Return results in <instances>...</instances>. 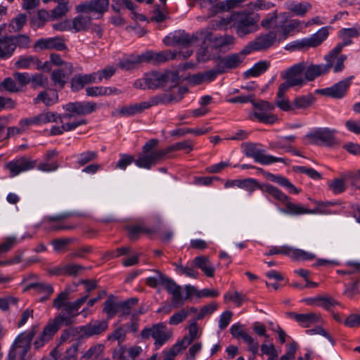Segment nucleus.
Here are the masks:
<instances>
[{"label":"nucleus","instance_id":"f257e3e1","mask_svg":"<svg viewBox=\"0 0 360 360\" xmlns=\"http://www.w3.org/2000/svg\"><path fill=\"white\" fill-rule=\"evenodd\" d=\"M158 140L153 139L147 141L142 148V152L136 160V165L140 168L150 169L153 166L164 160L171 152L184 150L188 153L193 150V143L191 140L176 143L159 150L154 149L158 145Z\"/></svg>","mask_w":360,"mask_h":360},{"label":"nucleus","instance_id":"f03ea898","mask_svg":"<svg viewBox=\"0 0 360 360\" xmlns=\"http://www.w3.org/2000/svg\"><path fill=\"white\" fill-rule=\"evenodd\" d=\"M261 190L264 193H267L269 195H270L279 204L285 206V208H278V210L282 213L290 215H300L304 214L316 213L315 211L309 210L303 207L301 204L293 203L290 202L289 198L284 193H283L278 188L271 184H266L262 185Z\"/></svg>","mask_w":360,"mask_h":360},{"label":"nucleus","instance_id":"7ed1b4c3","mask_svg":"<svg viewBox=\"0 0 360 360\" xmlns=\"http://www.w3.org/2000/svg\"><path fill=\"white\" fill-rule=\"evenodd\" d=\"M138 302L139 300L136 297L119 301L115 296L110 295L103 303V312L106 314L108 321L120 313V319L122 321L124 316L130 314L131 308Z\"/></svg>","mask_w":360,"mask_h":360},{"label":"nucleus","instance_id":"20e7f679","mask_svg":"<svg viewBox=\"0 0 360 360\" xmlns=\"http://www.w3.org/2000/svg\"><path fill=\"white\" fill-rule=\"evenodd\" d=\"M31 44L30 37L27 34L4 35L0 37V60L11 58L16 48L27 49Z\"/></svg>","mask_w":360,"mask_h":360},{"label":"nucleus","instance_id":"39448f33","mask_svg":"<svg viewBox=\"0 0 360 360\" xmlns=\"http://www.w3.org/2000/svg\"><path fill=\"white\" fill-rule=\"evenodd\" d=\"M37 330V326H33L30 331L18 335L8 352L7 360H26L25 356L30 349L31 341Z\"/></svg>","mask_w":360,"mask_h":360},{"label":"nucleus","instance_id":"423d86ee","mask_svg":"<svg viewBox=\"0 0 360 360\" xmlns=\"http://www.w3.org/2000/svg\"><path fill=\"white\" fill-rule=\"evenodd\" d=\"M285 81L280 84L281 91H288L291 87L301 88L307 83L304 61L297 63L281 74Z\"/></svg>","mask_w":360,"mask_h":360},{"label":"nucleus","instance_id":"0eeeda50","mask_svg":"<svg viewBox=\"0 0 360 360\" xmlns=\"http://www.w3.org/2000/svg\"><path fill=\"white\" fill-rule=\"evenodd\" d=\"M281 42L278 32L276 30H271L266 33L260 34L250 41L243 49V53L249 54L253 51H265Z\"/></svg>","mask_w":360,"mask_h":360},{"label":"nucleus","instance_id":"6e6552de","mask_svg":"<svg viewBox=\"0 0 360 360\" xmlns=\"http://www.w3.org/2000/svg\"><path fill=\"white\" fill-rule=\"evenodd\" d=\"M65 112L62 113V119L73 122L75 119H80L79 116L89 115L95 112L97 104L92 101L70 102L63 106Z\"/></svg>","mask_w":360,"mask_h":360},{"label":"nucleus","instance_id":"1a4fd4ad","mask_svg":"<svg viewBox=\"0 0 360 360\" xmlns=\"http://www.w3.org/2000/svg\"><path fill=\"white\" fill-rule=\"evenodd\" d=\"M243 153L249 158H252L255 162L267 165L274 162L288 164L287 160L283 158L275 157L265 154V150L258 147L257 143H243L242 144Z\"/></svg>","mask_w":360,"mask_h":360},{"label":"nucleus","instance_id":"9d476101","mask_svg":"<svg viewBox=\"0 0 360 360\" xmlns=\"http://www.w3.org/2000/svg\"><path fill=\"white\" fill-rule=\"evenodd\" d=\"M172 333L167 329L163 323H158L151 327L145 328L141 333L143 339L152 338L154 340L155 349H159L172 337Z\"/></svg>","mask_w":360,"mask_h":360},{"label":"nucleus","instance_id":"9b49d317","mask_svg":"<svg viewBox=\"0 0 360 360\" xmlns=\"http://www.w3.org/2000/svg\"><path fill=\"white\" fill-rule=\"evenodd\" d=\"M149 89H156L165 86L167 83L177 84L180 80L177 71H152L146 73Z\"/></svg>","mask_w":360,"mask_h":360},{"label":"nucleus","instance_id":"f8f14e48","mask_svg":"<svg viewBox=\"0 0 360 360\" xmlns=\"http://www.w3.org/2000/svg\"><path fill=\"white\" fill-rule=\"evenodd\" d=\"M259 16L258 14L250 15L246 13L236 19L232 27L234 28L237 36L239 38H243L259 30Z\"/></svg>","mask_w":360,"mask_h":360},{"label":"nucleus","instance_id":"ddd939ff","mask_svg":"<svg viewBox=\"0 0 360 360\" xmlns=\"http://www.w3.org/2000/svg\"><path fill=\"white\" fill-rule=\"evenodd\" d=\"M37 160L29 156L22 155L14 158L7 162L5 169L9 171V176L13 178L21 173L26 172L36 168Z\"/></svg>","mask_w":360,"mask_h":360},{"label":"nucleus","instance_id":"4468645a","mask_svg":"<svg viewBox=\"0 0 360 360\" xmlns=\"http://www.w3.org/2000/svg\"><path fill=\"white\" fill-rule=\"evenodd\" d=\"M109 0H90L76 6L77 13L91 15L94 19H100L108 11Z\"/></svg>","mask_w":360,"mask_h":360},{"label":"nucleus","instance_id":"2eb2a0df","mask_svg":"<svg viewBox=\"0 0 360 360\" xmlns=\"http://www.w3.org/2000/svg\"><path fill=\"white\" fill-rule=\"evenodd\" d=\"M79 314V311L68 304L66 307L63 308L61 311L48 323L58 332L63 326H70L74 324Z\"/></svg>","mask_w":360,"mask_h":360},{"label":"nucleus","instance_id":"dca6fc26","mask_svg":"<svg viewBox=\"0 0 360 360\" xmlns=\"http://www.w3.org/2000/svg\"><path fill=\"white\" fill-rule=\"evenodd\" d=\"M336 131L329 128H318L306 135V138L311 144H323L332 146L335 143V135Z\"/></svg>","mask_w":360,"mask_h":360},{"label":"nucleus","instance_id":"f3484780","mask_svg":"<svg viewBox=\"0 0 360 360\" xmlns=\"http://www.w3.org/2000/svg\"><path fill=\"white\" fill-rule=\"evenodd\" d=\"M353 78V76L345 78L330 87L321 89L319 92L325 96H330L333 98H342L345 96Z\"/></svg>","mask_w":360,"mask_h":360},{"label":"nucleus","instance_id":"a211bd4d","mask_svg":"<svg viewBox=\"0 0 360 360\" xmlns=\"http://www.w3.org/2000/svg\"><path fill=\"white\" fill-rule=\"evenodd\" d=\"M302 28V22L297 19L285 20L279 25L276 26V31L281 41L288 37L299 32Z\"/></svg>","mask_w":360,"mask_h":360},{"label":"nucleus","instance_id":"6ab92c4d","mask_svg":"<svg viewBox=\"0 0 360 360\" xmlns=\"http://www.w3.org/2000/svg\"><path fill=\"white\" fill-rule=\"evenodd\" d=\"M162 281L164 282L163 286L167 292L172 295V306L176 308L181 307L186 299V297L184 298L183 297L181 287L177 285L174 280L168 276H167Z\"/></svg>","mask_w":360,"mask_h":360},{"label":"nucleus","instance_id":"aec40b11","mask_svg":"<svg viewBox=\"0 0 360 360\" xmlns=\"http://www.w3.org/2000/svg\"><path fill=\"white\" fill-rule=\"evenodd\" d=\"M343 47L344 46L339 43L324 56V60L326 62L331 64V66L333 68V72L335 73L341 72L345 68L344 63L347 59V56L341 55L338 57Z\"/></svg>","mask_w":360,"mask_h":360},{"label":"nucleus","instance_id":"412c9836","mask_svg":"<svg viewBox=\"0 0 360 360\" xmlns=\"http://www.w3.org/2000/svg\"><path fill=\"white\" fill-rule=\"evenodd\" d=\"M108 328V320H92L84 326H80L81 337L87 338L101 335L105 332Z\"/></svg>","mask_w":360,"mask_h":360},{"label":"nucleus","instance_id":"4be33fe9","mask_svg":"<svg viewBox=\"0 0 360 360\" xmlns=\"http://www.w3.org/2000/svg\"><path fill=\"white\" fill-rule=\"evenodd\" d=\"M305 79L307 81H314L316 77L327 74L333 68L330 63L314 64L309 61H304Z\"/></svg>","mask_w":360,"mask_h":360},{"label":"nucleus","instance_id":"5701e85b","mask_svg":"<svg viewBox=\"0 0 360 360\" xmlns=\"http://www.w3.org/2000/svg\"><path fill=\"white\" fill-rule=\"evenodd\" d=\"M68 217V214H60L44 218V229L48 231H60L72 230L75 226H68L63 224V220Z\"/></svg>","mask_w":360,"mask_h":360},{"label":"nucleus","instance_id":"b1692460","mask_svg":"<svg viewBox=\"0 0 360 360\" xmlns=\"http://www.w3.org/2000/svg\"><path fill=\"white\" fill-rule=\"evenodd\" d=\"M58 122L61 123V126H53L50 130V134L52 136L60 135L65 131H70L77 129L78 127L86 124L85 119H75L73 122H69L67 120L62 119V114H59Z\"/></svg>","mask_w":360,"mask_h":360},{"label":"nucleus","instance_id":"393cba45","mask_svg":"<svg viewBox=\"0 0 360 360\" xmlns=\"http://www.w3.org/2000/svg\"><path fill=\"white\" fill-rule=\"evenodd\" d=\"M164 43L167 46L177 45L188 47L195 44L194 33L191 35L185 32H175L173 35L165 37Z\"/></svg>","mask_w":360,"mask_h":360},{"label":"nucleus","instance_id":"a878e982","mask_svg":"<svg viewBox=\"0 0 360 360\" xmlns=\"http://www.w3.org/2000/svg\"><path fill=\"white\" fill-rule=\"evenodd\" d=\"M243 50L240 53L231 54L219 60L217 67L220 68L219 72H225L228 69L236 68L243 61L245 56Z\"/></svg>","mask_w":360,"mask_h":360},{"label":"nucleus","instance_id":"bb28decb","mask_svg":"<svg viewBox=\"0 0 360 360\" xmlns=\"http://www.w3.org/2000/svg\"><path fill=\"white\" fill-rule=\"evenodd\" d=\"M72 72V64H65V66H61L59 69L53 70L51 77L55 85L63 88Z\"/></svg>","mask_w":360,"mask_h":360},{"label":"nucleus","instance_id":"cd10ccee","mask_svg":"<svg viewBox=\"0 0 360 360\" xmlns=\"http://www.w3.org/2000/svg\"><path fill=\"white\" fill-rule=\"evenodd\" d=\"M25 290H34L35 294L41 295L40 302L48 300L53 293V288L51 284L41 282H31L27 284Z\"/></svg>","mask_w":360,"mask_h":360},{"label":"nucleus","instance_id":"c85d7f7f","mask_svg":"<svg viewBox=\"0 0 360 360\" xmlns=\"http://www.w3.org/2000/svg\"><path fill=\"white\" fill-rule=\"evenodd\" d=\"M291 317L304 328H309L321 321L320 314L313 312L307 314L292 313Z\"/></svg>","mask_w":360,"mask_h":360},{"label":"nucleus","instance_id":"c756f323","mask_svg":"<svg viewBox=\"0 0 360 360\" xmlns=\"http://www.w3.org/2000/svg\"><path fill=\"white\" fill-rule=\"evenodd\" d=\"M91 83H97V77L95 74L75 75L71 79V88L73 91H77L83 89L86 84Z\"/></svg>","mask_w":360,"mask_h":360},{"label":"nucleus","instance_id":"7c9ffc66","mask_svg":"<svg viewBox=\"0 0 360 360\" xmlns=\"http://www.w3.org/2000/svg\"><path fill=\"white\" fill-rule=\"evenodd\" d=\"M57 331L48 323L44 328L39 337H38L33 343L34 349H39L44 347L49 340H51Z\"/></svg>","mask_w":360,"mask_h":360},{"label":"nucleus","instance_id":"2f4dec72","mask_svg":"<svg viewBox=\"0 0 360 360\" xmlns=\"http://www.w3.org/2000/svg\"><path fill=\"white\" fill-rule=\"evenodd\" d=\"M264 176L269 180L276 182L286 188L291 193H298V189L285 177L281 175H276L269 172H263Z\"/></svg>","mask_w":360,"mask_h":360},{"label":"nucleus","instance_id":"473e14b6","mask_svg":"<svg viewBox=\"0 0 360 360\" xmlns=\"http://www.w3.org/2000/svg\"><path fill=\"white\" fill-rule=\"evenodd\" d=\"M92 18L84 15H79L72 20V30L75 32L88 30L92 25Z\"/></svg>","mask_w":360,"mask_h":360},{"label":"nucleus","instance_id":"72a5a7b5","mask_svg":"<svg viewBox=\"0 0 360 360\" xmlns=\"http://www.w3.org/2000/svg\"><path fill=\"white\" fill-rule=\"evenodd\" d=\"M126 230L127 231L128 236L131 240H136L139 236L141 233L150 234L155 232V229L148 227L143 224L127 226Z\"/></svg>","mask_w":360,"mask_h":360},{"label":"nucleus","instance_id":"f704fd0d","mask_svg":"<svg viewBox=\"0 0 360 360\" xmlns=\"http://www.w3.org/2000/svg\"><path fill=\"white\" fill-rule=\"evenodd\" d=\"M143 57L146 58L147 63L153 64H160L168 60L169 58H173L170 51L153 52L148 51L144 53Z\"/></svg>","mask_w":360,"mask_h":360},{"label":"nucleus","instance_id":"c9c22d12","mask_svg":"<svg viewBox=\"0 0 360 360\" xmlns=\"http://www.w3.org/2000/svg\"><path fill=\"white\" fill-rule=\"evenodd\" d=\"M58 100V93L54 91H41L36 98H34L33 102L37 104L42 102L47 106L53 105L56 103Z\"/></svg>","mask_w":360,"mask_h":360},{"label":"nucleus","instance_id":"e433bc0d","mask_svg":"<svg viewBox=\"0 0 360 360\" xmlns=\"http://www.w3.org/2000/svg\"><path fill=\"white\" fill-rule=\"evenodd\" d=\"M193 264L200 269L208 277H213L214 274V267L210 262L209 258L205 256L196 257L193 259Z\"/></svg>","mask_w":360,"mask_h":360},{"label":"nucleus","instance_id":"4c0bfd02","mask_svg":"<svg viewBox=\"0 0 360 360\" xmlns=\"http://www.w3.org/2000/svg\"><path fill=\"white\" fill-rule=\"evenodd\" d=\"M328 36V30L327 27L319 29L315 34L309 38H305L308 48L316 47L320 45Z\"/></svg>","mask_w":360,"mask_h":360},{"label":"nucleus","instance_id":"58836bf2","mask_svg":"<svg viewBox=\"0 0 360 360\" xmlns=\"http://www.w3.org/2000/svg\"><path fill=\"white\" fill-rule=\"evenodd\" d=\"M98 153L97 150H85L74 155L76 159V163L79 167H83L98 158Z\"/></svg>","mask_w":360,"mask_h":360},{"label":"nucleus","instance_id":"ea45409f","mask_svg":"<svg viewBox=\"0 0 360 360\" xmlns=\"http://www.w3.org/2000/svg\"><path fill=\"white\" fill-rule=\"evenodd\" d=\"M39 64V58L34 56H22L15 63L18 69H35Z\"/></svg>","mask_w":360,"mask_h":360},{"label":"nucleus","instance_id":"a19ab883","mask_svg":"<svg viewBox=\"0 0 360 360\" xmlns=\"http://www.w3.org/2000/svg\"><path fill=\"white\" fill-rule=\"evenodd\" d=\"M311 8V5L307 1H290L287 4V8L299 16H304Z\"/></svg>","mask_w":360,"mask_h":360},{"label":"nucleus","instance_id":"79ce46f5","mask_svg":"<svg viewBox=\"0 0 360 360\" xmlns=\"http://www.w3.org/2000/svg\"><path fill=\"white\" fill-rule=\"evenodd\" d=\"M71 291L69 288H65L63 291L58 293L56 297L53 300L52 307L57 309H62L64 307H66L68 304H70V295Z\"/></svg>","mask_w":360,"mask_h":360},{"label":"nucleus","instance_id":"37998d69","mask_svg":"<svg viewBox=\"0 0 360 360\" xmlns=\"http://www.w3.org/2000/svg\"><path fill=\"white\" fill-rule=\"evenodd\" d=\"M269 66V62L266 60L259 61L258 63H255L250 69L247 70L244 73V76L245 78H248L250 77H258L266 72Z\"/></svg>","mask_w":360,"mask_h":360},{"label":"nucleus","instance_id":"c03bdc74","mask_svg":"<svg viewBox=\"0 0 360 360\" xmlns=\"http://www.w3.org/2000/svg\"><path fill=\"white\" fill-rule=\"evenodd\" d=\"M186 289L188 295L191 294H195L198 297H215L219 295V291L217 290L204 288L199 290L196 287L190 285H186Z\"/></svg>","mask_w":360,"mask_h":360},{"label":"nucleus","instance_id":"a18cd8bd","mask_svg":"<svg viewBox=\"0 0 360 360\" xmlns=\"http://www.w3.org/2000/svg\"><path fill=\"white\" fill-rule=\"evenodd\" d=\"M59 114L50 111H44L34 117L35 125H42L50 122H57Z\"/></svg>","mask_w":360,"mask_h":360},{"label":"nucleus","instance_id":"49530a36","mask_svg":"<svg viewBox=\"0 0 360 360\" xmlns=\"http://www.w3.org/2000/svg\"><path fill=\"white\" fill-rule=\"evenodd\" d=\"M315 99L311 94L297 96L293 100L294 109H306L314 103Z\"/></svg>","mask_w":360,"mask_h":360},{"label":"nucleus","instance_id":"de8ad7c7","mask_svg":"<svg viewBox=\"0 0 360 360\" xmlns=\"http://www.w3.org/2000/svg\"><path fill=\"white\" fill-rule=\"evenodd\" d=\"M197 312V309L195 307L185 308L179 311L174 314L169 320V324L170 325H178L185 320L188 315L192 313Z\"/></svg>","mask_w":360,"mask_h":360},{"label":"nucleus","instance_id":"09e8293b","mask_svg":"<svg viewBox=\"0 0 360 360\" xmlns=\"http://www.w3.org/2000/svg\"><path fill=\"white\" fill-rule=\"evenodd\" d=\"M288 257L298 261H309L315 258V255L303 250L289 247Z\"/></svg>","mask_w":360,"mask_h":360},{"label":"nucleus","instance_id":"8fccbe9b","mask_svg":"<svg viewBox=\"0 0 360 360\" xmlns=\"http://www.w3.org/2000/svg\"><path fill=\"white\" fill-rule=\"evenodd\" d=\"M286 91H281V86L279 85L275 103L276 106L285 112L294 110L293 103L290 104L289 100L284 96Z\"/></svg>","mask_w":360,"mask_h":360},{"label":"nucleus","instance_id":"3c124183","mask_svg":"<svg viewBox=\"0 0 360 360\" xmlns=\"http://www.w3.org/2000/svg\"><path fill=\"white\" fill-rule=\"evenodd\" d=\"M346 181H351L350 179H346L344 177V173L341 174V178H338L332 180L328 186L330 189L335 194H340L346 190Z\"/></svg>","mask_w":360,"mask_h":360},{"label":"nucleus","instance_id":"603ef678","mask_svg":"<svg viewBox=\"0 0 360 360\" xmlns=\"http://www.w3.org/2000/svg\"><path fill=\"white\" fill-rule=\"evenodd\" d=\"M27 22V15L24 13L18 14L15 18H13L9 25L8 28L11 32H17L20 31Z\"/></svg>","mask_w":360,"mask_h":360},{"label":"nucleus","instance_id":"864d4df0","mask_svg":"<svg viewBox=\"0 0 360 360\" xmlns=\"http://www.w3.org/2000/svg\"><path fill=\"white\" fill-rule=\"evenodd\" d=\"M235 38L232 35H221L214 37L212 41L213 46L216 49H221L229 45L233 44Z\"/></svg>","mask_w":360,"mask_h":360},{"label":"nucleus","instance_id":"5fc2aeb1","mask_svg":"<svg viewBox=\"0 0 360 360\" xmlns=\"http://www.w3.org/2000/svg\"><path fill=\"white\" fill-rule=\"evenodd\" d=\"M262 186L259 185L258 181L252 178H248L240 179L238 188L248 191L250 194L252 193L257 188L261 189Z\"/></svg>","mask_w":360,"mask_h":360},{"label":"nucleus","instance_id":"6e6d98bb","mask_svg":"<svg viewBox=\"0 0 360 360\" xmlns=\"http://www.w3.org/2000/svg\"><path fill=\"white\" fill-rule=\"evenodd\" d=\"M103 348L104 347L101 344L93 345L83 354V355L81 356V359L88 360L91 358H97L103 352Z\"/></svg>","mask_w":360,"mask_h":360},{"label":"nucleus","instance_id":"4d7b16f0","mask_svg":"<svg viewBox=\"0 0 360 360\" xmlns=\"http://www.w3.org/2000/svg\"><path fill=\"white\" fill-rule=\"evenodd\" d=\"M85 270V267L79 264L69 263L63 265L65 276H77Z\"/></svg>","mask_w":360,"mask_h":360},{"label":"nucleus","instance_id":"13d9d810","mask_svg":"<svg viewBox=\"0 0 360 360\" xmlns=\"http://www.w3.org/2000/svg\"><path fill=\"white\" fill-rule=\"evenodd\" d=\"M143 56L144 53L141 55L131 56L126 60L120 63L121 67L126 70L133 68L135 64L146 62V58Z\"/></svg>","mask_w":360,"mask_h":360},{"label":"nucleus","instance_id":"bf43d9fd","mask_svg":"<svg viewBox=\"0 0 360 360\" xmlns=\"http://www.w3.org/2000/svg\"><path fill=\"white\" fill-rule=\"evenodd\" d=\"M81 347L82 342L79 340L73 343L68 349H66L62 360H77V353Z\"/></svg>","mask_w":360,"mask_h":360},{"label":"nucleus","instance_id":"052dcab7","mask_svg":"<svg viewBox=\"0 0 360 360\" xmlns=\"http://www.w3.org/2000/svg\"><path fill=\"white\" fill-rule=\"evenodd\" d=\"M208 129L203 128H186V129H178L171 132L172 136H184L186 134H193L195 136H200L206 134Z\"/></svg>","mask_w":360,"mask_h":360},{"label":"nucleus","instance_id":"680f3d73","mask_svg":"<svg viewBox=\"0 0 360 360\" xmlns=\"http://www.w3.org/2000/svg\"><path fill=\"white\" fill-rule=\"evenodd\" d=\"M253 117L260 122L264 124H274L278 120V117L275 115L268 114L265 112H255L252 113Z\"/></svg>","mask_w":360,"mask_h":360},{"label":"nucleus","instance_id":"e2e57ef3","mask_svg":"<svg viewBox=\"0 0 360 360\" xmlns=\"http://www.w3.org/2000/svg\"><path fill=\"white\" fill-rule=\"evenodd\" d=\"M214 36L209 27L202 29L194 33V38L195 43L198 41H202L203 44L206 41L212 42Z\"/></svg>","mask_w":360,"mask_h":360},{"label":"nucleus","instance_id":"0e129e2a","mask_svg":"<svg viewBox=\"0 0 360 360\" xmlns=\"http://www.w3.org/2000/svg\"><path fill=\"white\" fill-rule=\"evenodd\" d=\"M153 271L156 273V276L148 277L146 279V283L150 288H156L159 284L163 285L162 281L166 278L167 276L158 270H153Z\"/></svg>","mask_w":360,"mask_h":360},{"label":"nucleus","instance_id":"69168bd1","mask_svg":"<svg viewBox=\"0 0 360 360\" xmlns=\"http://www.w3.org/2000/svg\"><path fill=\"white\" fill-rule=\"evenodd\" d=\"M196 319H194L191 321L189 326H188V333L189 337H185L184 339H182L181 341H186L188 342V346L198 336V326L197 324Z\"/></svg>","mask_w":360,"mask_h":360},{"label":"nucleus","instance_id":"338daca9","mask_svg":"<svg viewBox=\"0 0 360 360\" xmlns=\"http://www.w3.org/2000/svg\"><path fill=\"white\" fill-rule=\"evenodd\" d=\"M81 333L80 326L69 327L62 331L60 336V343H63L69 340L71 338H74L76 335Z\"/></svg>","mask_w":360,"mask_h":360},{"label":"nucleus","instance_id":"774afa93","mask_svg":"<svg viewBox=\"0 0 360 360\" xmlns=\"http://www.w3.org/2000/svg\"><path fill=\"white\" fill-rule=\"evenodd\" d=\"M261 351L263 354L268 356L269 360H278V353L273 344H262Z\"/></svg>","mask_w":360,"mask_h":360}]
</instances>
